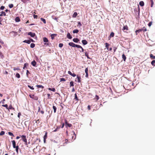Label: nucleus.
Listing matches in <instances>:
<instances>
[{
    "label": "nucleus",
    "mask_w": 155,
    "mask_h": 155,
    "mask_svg": "<svg viewBox=\"0 0 155 155\" xmlns=\"http://www.w3.org/2000/svg\"><path fill=\"white\" fill-rule=\"evenodd\" d=\"M68 45L71 46L73 47H76L77 48H80V47L79 46V45H76L73 42H70L69 43Z\"/></svg>",
    "instance_id": "nucleus-1"
},
{
    "label": "nucleus",
    "mask_w": 155,
    "mask_h": 155,
    "mask_svg": "<svg viewBox=\"0 0 155 155\" xmlns=\"http://www.w3.org/2000/svg\"><path fill=\"white\" fill-rule=\"evenodd\" d=\"M128 30L129 28L128 26L127 25H124L122 29V30L124 31V32L127 33L128 32L127 31H128Z\"/></svg>",
    "instance_id": "nucleus-2"
},
{
    "label": "nucleus",
    "mask_w": 155,
    "mask_h": 155,
    "mask_svg": "<svg viewBox=\"0 0 155 155\" xmlns=\"http://www.w3.org/2000/svg\"><path fill=\"white\" fill-rule=\"evenodd\" d=\"M43 41H44V42H46V43H45L44 44V45H49L48 43H47V42H48V39L44 37L43 38Z\"/></svg>",
    "instance_id": "nucleus-3"
},
{
    "label": "nucleus",
    "mask_w": 155,
    "mask_h": 155,
    "mask_svg": "<svg viewBox=\"0 0 155 155\" xmlns=\"http://www.w3.org/2000/svg\"><path fill=\"white\" fill-rule=\"evenodd\" d=\"M65 124L66 127H70L72 126L71 124L68 123L66 120H65Z\"/></svg>",
    "instance_id": "nucleus-4"
},
{
    "label": "nucleus",
    "mask_w": 155,
    "mask_h": 155,
    "mask_svg": "<svg viewBox=\"0 0 155 155\" xmlns=\"http://www.w3.org/2000/svg\"><path fill=\"white\" fill-rule=\"evenodd\" d=\"M20 136L22 138V140L24 142H26L27 141V140L26 138V136L25 135H20Z\"/></svg>",
    "instance_id": "nucleus-5"
},
{
    "label": "nucleus",
    "mask_w": 155,
    "mask_h": 155,
    "mask_svg": "<svg viewBox=\"0 0 155 155\" xmlns=\"http://www.w3.org/2000/svg\"><path fill=\"white\" fill-rule=\"evenodd\" d=\"M28 35H30L31 37H34L35 35V33H32L31 32H28Z\"/></svg>",
    "instance_id": "nucleus-6"
},
{
    "label": "nucleus",
    "mask_w": 155,
    "mask_h": 155,
    "mask_svg": "<svg viewBox=\"0 0 155 155\" xmlns=\"http://www.w3.org/2000/svg\"><path fill=\"white\" fill-rule=\"evenodd\" d=\"M88 68H85V72L86 73V75L85 77L86 78H88Z\"/></svg>",
    "instance_id": "nucleus-7"
},
{
    "label": "nucleus",
    "mask_w": 155,
    "mask_h": 155,
    "mask_svg": "<svg viewBox=\"0 0 155 155\" xmlns=\"http://www.w3.org/2000/svg\"><path fill=\"white\" fill-rule=\"evenodd\" d=\"M68 73L70 75L73 77H75L76 76V74L74 73H72L71 71H68Z\"/></svg>",
    "instance_id": "nucleus-8"
},
{
    "label": "nucleus",
    "mask_w": 155,
    "mask_h": 155,
    "mask_svg": "<svg viewBox=\"0 0 155 155\" xmlns=\"http://www.w3.org/2000/svg\"><path fill=\"white\" fill-rule=\"evenodd\" d=\"M47 132H46L45 133V134L44 137V142L45 143L46 141V139L47 137Z\"/></svg>",
    "instance_id": "nucleus-9"
},
{
    "label": "nucleus",
    "mask_w": 155,
    "mask_h": 155,
    "mask_svg": "<svg viewBox=\"0 0 155 155\" xmlns=\"http://www.w3.org/2000/svg\"><path fill=\"white\" fill-rule=\"evenodd\" d=\"M31 64L33 66L35 67L36 66V62L35 60H33L31 62Z\"/></svg>",
    "instance_id": "nucleus-10"
},
{
    "label": "nucleus",
    "mask_w": 155,
    "mask_h": 155,
    "mask_svg": "<svg viewBox=\"0 0 155 155\" xmlns=\"http://www.w3.org/2000/svg\"><path fill=\"white\" fill-rule=\"evenodd\" d=\"M77 78L78 79V82L80 83L81 82V78L80 76L78 75H77Z\"/></svg>",
    "instance_id": "nucleus-11"
},
{
    "label": "nucleus",
    "mask_w": 155,
    "mask_h": 155,
    "mask_svg": "<svg viewBox=\"0 0 155 155\" xmlns=\"http://www.w3.org/2000/svg\"><path fill=\"white\" fill-rule=\"evenodd\" d=\"M143 31V28L139 29L138 30H136L135 31V33L136 34V35H137V32L139 33L140 31Z\"/></svg>",
    "instance_id": "nucleus-12"
},
{
    "label": "nucleus",
    "mask_w": 155,
    "mask_h": 155,
    "mask_svg": "<svg viewBox=\"0 0 155 155\" xmlns=\"http://www.w3.org/2000/svg\"><path fill=\"white\" fill-rule=\"evenodd\" d=\"M82 42L84 45H86L87 44V41L85 40H83Z\"/></svg>",
    "instance_id": "nucleus-13"
},
{
    "label": "nucleus",
    "mask_w": 155,
    "mask_h": 155,
    "mask_svg": "<svg viewBox=\"0 0 155 155\" xmlns=\"http://www.w3.org/2000/svg\"><path fill=\"white\" fill-rule=\"evenodd\" d=\"M73 41L75 42L78 43L79 41V40L78 38H74L73 39Z\"/></svg>",
    "instance_id": "nucleus-14"
},
{
    "label": "nucleus",
    "mask_w": 155,
    "mask_h": 155,
    "mask_svg": "<svg viewBox=\"0 0 155 155\" xmlns=\"http://www.w3.org/2000/svg\"><path fill=\"white\" fill-rule=\"evenodd\" d=\"M67 37L69 39H71L72 38V36H71L70 33H68L67 34Z\"/></svg>",
    "instance_id": "nucleus-15"
},
{
    "label": "nucleus",
    "mask_w": 155,
    "mask_h": 155,
    "mask_svg": "<svg viewBox=\"0 0 155 155\" xmlns=\"http://www.w3.org/2000/svg\"><path fill=\"white\" fill-rule=\"evenodd\" d=\"M8 110L9 109H12L13 110H15V108L12 107L11 105H10L8 107Z\"/></svg>",
    "instance_id": "nucleus-16"
},
{
    "label": "nucleus",
    "mask_w": 155,
    "mask_h": 155,
    "mask_svg": "<svg viewBox=\"0 0 155 155\" xmlns=\"http://www.w3.org/2000/svg\"><path fill=\"white\" fill-rule=\"evenodd\" d=\"M23 42L29 44L31 43V41L30 40H25L23 41Z\"/></svg>",
    "instance_id": "nucleus-17"
},
{
    "label": "nucleus",
    "mask_w": 155,
    "mask_h": 155,
    "mask_svg": "<svg viewBox=\"0 0 155 155\" xmlns=\"http://www.w3.org/2000/svg\"><path fill=\"white\" fill-rule=\"evenodd\" d=\"M122 58L124 61H126V57L124 54H123L122 55Z\"/></svg>",
    "instance_id": "nucleus-18"
},
{
    "label": "nucleus",
    "mask_w": 155,
    "mask_h": 155,
    "mask_svg": "<svg viewBox=\"0 0 155 155\" xmlns=\"http://www.w3.org/2000/svg\"><path fill=\"white\" fill-rule=\"evenodd\" d=\"M105 47L107 49V50H108L109 49V46L110 45L108 43H105Z\"/></svg>",
    "instance_id": "nucleus-19"
},
{
    "label": "nucleus",
    "mask_w": 155,
    "mask_h": 155,
    "mask_svg": "<svg viewBox=\"0 0 155 155\" xmlns=\"http://www.w3.org/2000/svg\"><path fill=\"white\" fill-rule=\"evenodd\" d=\"M85 55L86 56L88 59H90V58L89 57L88 53L87 52H85Z\"/></svg>",
    "instance_id": "nucleus-20"
},
{
    "label": "nucleus",
    "mask_w": 155,
    "mask_h": 155,
    "mask_svg": "<svg viewBox=\"0 0 155 155\" xmlns=\"http://www.w3.org/2000/svg\"><path fill=\"white\" fill-rule=\"evenodd\" d=\"M28 64L27 63H26L24 64V67L23 68V69H25L26 68L27 66H28Z\"/></svg>",
    "instance_id": "nucleus-21"
},
{
    "label": "nucleus",
    "mask_w": 155,
    "mask_h": 155,
    "mask_svg": "<svg viewBox=\"0 0 155 155\" xmlns=\"http://www.w3.org/2000/svg\"><path fill=\"white\" fill-rule=\"evenodd\" d=\"M36 86L37 87H38V88H41L42 89L44 88V86H43L42 85H37Z\"/></svg>",
    "instance_id": "nucleus-22"
},
{
    "label": "nucleus",
    "mask_w": 155,
    "mask_h": 155,
    "mask_svg": "<svg viewBox=\"0 0 155 155\" xmlns=\"http://www.w3.org/2000/svg\"><path fill=\"white\" fill-rule=\"evenodd\" d=\"M60 128V127L59 126H57L56 128L55 129V130L53 131V132H55L57 131Z\"/></svg>",
    "instance_id": "nucleus-23"
},
{
    "label": "nucleus",
    "mask_w": 155,
    "mask_h": 155,
    "mask_svg": "<svg viewBox=\"0 0 155 155\" xmlns=\"http://www.w3.org/2000/svg\"><path fill=\"white\" fill-rule=\"evenodd\" d=\"M139 5L141 6H143L144 5V3L143 1H141L139 2Z\"/></svg>",
    "instance_id": "nucleus-24"
},
{
    "label": "nucleus",
    "mask_w": 155,
    "mask_h": 155,
    "mask_svg": "<svg viewBox=\"0 0 155 155\" xmlns=\"http://www.w3.org/2000/svg\"><path fill=\"white\" fill-rule=\"evenodd\" d=\"M48 89L49 90L52 91L53 92H55V89L54 88H48Z\"/></svg>",
    "instance_id": "nucleus-25"
},
{
    "label": "nucleus",
    "mask_w": 155,
    "mask_h": 155,
    "mask_svg": "<svg viewBox=\"0 0 155 155\" xmlns=\"http://www.w3.org/2000/svg\"><path fill=\"white\" fill-rule=\"evenodd\" d=\"M77 13L76 12H74L73 15V17L75 18L77 16Z\"/></svg>",
    "instance_id": "nucleus-26"
},
{
    "label": "nucleus",
    "mask_w": 155,
    "mask_h": 155,
    "mask_svg": "<svg viewBox=\"0 0 155 155\" xmlns=\"http://www.w3.org/2000/svg\"><path fill=\"white\" fill-rule=\"evenodd\" d=\"M74 99H75L76 101H78L79 100V99L77 97L76 94H74Z\"/></svg>",
    "instance_id": "nucleus-27"
},
{
    "label": "nucleus",
    "mask_w": 155,
    "mask_h": 155,
    "mask_svg": "<svg viewBox=\"0 0 155 155\" xmlns=\"http://www.w3.org/2000/svg\"><path fill=\"white\" fill-rule=\"evenodd\" d=\"M150 58L152 59H155V56H153V55L152 54H150Z\"/></svg>",
    "instance_id": "nucleus-28"
},
{
    "label": "nucleus",
    "mask_w": 155,
    "mask_h": 155,
    "mask_svg": "<svg viewBox=\"0 0 155 155\" xmlns=\"http://www.w3.org/2000/svg\"><path fill=\"white\" fill-rule=\"evenodd\" d=\"M79 32V30L78 29H75L73 31V33H77Z\"/></svg>",
    "instance_id": "nucleus-29"
},
{
    "label": "nucleus",
    "mask_w": 155,
    "mask_h": 155,
    "mask_svg": "<svg viewBox=\"0 0 155 155\" xmlns=\"http://www.w3.org/2000/svg\"><path fill=\"white\" fill-rule=\"evenodd\" d=\"M134 10L136 11L137 12L138 14H139V13H140V9H139V5H138V9H136V8H135Z\"/></svg>",
    "instance_id": "nucleus-30"
},
{
    "label": "nucleus",
    "mask_w": 155,
    "mask_h": 155,
    "mask_svg": "<svg viewBox=\"0 0 155 155\" xmlns=\"http://www.w3.org/2000/svg\"><path fill=\"white\" fill-rule=\"evenodd\" d=\"M20 20L19 18L18 17H17L15 18V21L16 22H19L20 21Z\"/></svg>",
    "instance_id": "nucleus-31"
},
{
    "label": "nucleus",
    "mask_w": 155,
    "mask_h": 155,
    "mask_svg": "<svg viewBox=\"0 0 155 155\" xmlns=\"http://www.w3.org/2000/svg\"><path fill=\"white\" fill-rule=\"evenodd\" d=\"M53 108L54 110V113H56V109H57L56 107L55 106H53Z\"/></svg>",
    "instance_id": "nucleus-32"
},
{
    "label": "nucleus",
    "mask_w": 155,
    "mask_h": 155,
    "mask_svg": "<svg viewBox=\"0 0 155 155\" xmlns=\"http://www.w3.org/2000/svg\"><path fill=\"white\" fill-rule=\"evenodd\" d=\"M41 21H42L44 24H46V21L45 20V19H44L43 18H41Z\"/></svg>",
    "instance_id": "nucleus-33"
},
{
    "label": "nucleus",
    "mask_w": 155,
    "mask_h": 155,
    "mask_svg": "<svg viewBox=\"0 0 155 155\" xmlns=\"http://www.w3.org/2000/svg\"><path fill=\"white\" fill-rule=\"evenodd\" d=\"M15 148V150L16 151V152L18 153V150L19 149V146H18L17 145L16 146V147Z\"/></svg>",
    "instance_id": "nucleus-34"
},
{
    "label": "nucleus",
    "mask_w": 155,
    "mask_h": 155,
    "mask_svg": "<svg viewBox=\"0 0 155 155\" xmlns=\"http://www.w3.org/2000/svg\"><path fill=\"white\" fill-rule=\"evenodd\" d=\"M38 111L40 112L42 114H43L44 113V112L43 110H40V108L39 107H38Z\"/></svg>",
    "instance_id": "nucleus-35"
},
{
    "label": "nucleus",
    "mask_w": 155,
    "mask_h": 155,
    "mask_svg": "<svg viewBox=\"0 0 155 155\" xmlns=\"http://www.w3.org/2000/svg\"><path fill=\"white\" fill-rule=\"evenodd\" d=\"M79 46L80 47V48H80L81 49V50H80V52H84V49L82 48V47L80 45H79Z\"/></svg>",
    "instance_id": "nucleus-36"
},
{
    "label": "nucleus",
    "mask_w": 155,
    "mask_h": 155,
    "mask_svg": "<svg viewBox=\"0 0 155 155\" xmlns=\"http://www.w3.org/2000/svg\"><path fill=\"white\" fill-rule=\"evenodd\" d=\"M2 15L5 16L6 14L5 12H2V13L0 14V16H2Z\"/></svg>",
    "instance_id": "nucleus-37"
},
{
    "label": "nucleus",
    "mask_w": 155,
    "mask_h": 155,
    "mask_svg": "<svg viewBox=\"0 0 155 155\" xmlns=\"http://www.w3.org/2000/svg\"><path fill=\"white\" fill-rule=\"evenodd\" d=\"M35 44L34 43H32L31 44L30 47L31 48H33L35 47Z\"/></svg>",
    "instance_id": "nucleus-38"
},
{
    "label": "nucleus",
    "mask_w": 155,
    "mask_h": 155,
    "mask_svg": "<svg viewBox=\"0 0 155 155\" xmlns=\"http://www.w3.org/2000/svg\"><path fill=\"white\" fill-rule=\"evenodd\" d=\"M12 143L13 146L16 145V142H15V140H12Z\"/></svg>",
    "instance_id": "nucleus-39"
},
{
    "label": "nucleus",
    "mask_w": 155,
    "mask_h": 155,
    "mask_svg": "<svg viewBox=\"0 0 155 155\" xmlns=\"http://www.w3.org/2000/svg\"><path fill=\"white\" fill-rule=\"evenodd\" d=\"M15 76L16 77L19 78L20 77V75L19 73H17L15 75Z\"/></svg>",
    "instance_id": "nucleus-40"
},
{
    "label": "nucleus",
    "mask_w": 155,
    "mask_h": 155,
    "mask_svg": "<svg viewBox=\"0 0 155 155\" xmlns=\"http://www.w3.org/2000/svg\"><path fill=\"white\" fill-rule=\"evenodd\" d=\"M151 64L153 66H155V60H153L151 62Z\"/></svg>",
    "instance_id": "nucleus-41"
},
{
    "label": "nucleus",
    "mask_w": 155,
    "mask_h": 155,
    "mask_svg": "<svg viewBox=\"0 0 155 155\" xmlns=\"http://www.w3.org/2000/svg\"><path fill=\"white\" fill-rule=\"evenodd\" d=\"M114 36V33L113 32H112L110 33V37H113Z\"/></svg>",
    "instance_id": "nucleus-42"
},
{
    "label": "nucleus",
    "mask_w": 155,
    "mask_h": 155,
    "mask_svg": "<svg viewBox=\"0 0 155 155\" xmlns=\"http://www.w3.org/2000/svg\"><path fill=\"white\" fill-rule=\"evenodd\" d=\"M70 86L71 87V86H73L74 85V82L73 81H71L70 82Z\"/></svg>",
    "instance_id": "nucleus-43"
},
{
    "label": "nucleus",
    "mask_w": 155,
    "mask_h": 155,
    "mask_svg": "<svg viewBox=\"0 0 155 155\" xmlns=\"http://www.w3.org/2000/svg\"><path fill=\"white\" fill-rule=\"evenodd\" d=\"M13 5L12 4H9L8 5V6L10 8H13Z\"/></svg>",
    "instance_id": "nucleus-44"
},
{
    "label": "nucleus",
    "mask_w": 155,
    "mask_h": 155,
    "mask_svg": "<svg viewBox=\"0 0 155 155\" xmlns=\"http://www.w3.org/2000/svg\"><path fill=\"white\" fill-rule=\"evenodd\" d=\"M28 87L30 88V89L33 90L34 89V88L33 87H31L29 85H28Z\"/></svg>",
    "instance_id": "nucleus-45"
},
{
    "label": "nucleus",
    "mask_w": 155,
    "mask_h": 155,
    "mask_svg": "<svg viewBox=\"0 0 155 155\" xmlns=\"http://www.w3.org/2000/svg\"><path fill=\"white\" fill-rule=\"evenodd\" d=\"M5 132L4 131H1L0 133V135H3L5 134Z\"/></svg>",
    "instance_id": "nucleus-46"
},
{
    "label": "nucleus",
    "mask_w": 155,
    "mask_h": 155,
    "mask_svg": "<svg viewBox=\"0 0 155 155\" xmlns=\"http://www.w3.org/2000/svg\"><path fill=\"white\" fill-rule=\"evenodd\" d=\"M2 106L3 107H5L7 109H8V105L7 104H5V105H2Z\"/></svg>",
    "instance_id": "nucleus-47"
},
{
    "label": "nucleus",
    "mask_w": 155,
    "mask_h": 155,
    "mask_svg": "<svg viewBox=\"0 0 155 155\" xmlns=\"http://www.w3.org/2000/svg\"><path fill=\"white\" fill-rule=\"evenodd\" d=\"M33 99L35 100H38V98L37 96H34V97Z\"/></svg>",
    "instance_id": "nucleus-48"
},
{
    "label": "nucleus",
    "mask_w": 155,
    "mask_h": 155,
    "mask_svg": "<svg viewBox=\"0 0 155 155\" xmlns=\"http://www.w3.org/2000/svg\"><path fill=\"white\" fill-rule=\"evenodd\" d=\"M8 134L11 136H14V135L13 134L12 132H8Z\"/></svg>",
    "instance_id": "nucleus-49"
},
{
    "label": "nucleus",
    "mask_w": 155,
    "mask_h": 155,
    "mask_svg": "<svg viewBox=\"0 0 155 155\" xmlns=\"http://www.w3.org/2000/svg\"><path fill=\"white\" fill-rule=\"evenodd\" d=\"M29 97L30 98H32L33 99L34 97V94H30L29 95Z\"/></svg>",
    "instance_id": "nucleus-50"
},
{
    "label": "nucleus",
    "mask_w": 155,
    "mask_h": 155,
    "mask_svg": "<svg viewBox=\"0 0 155 155\" xmlns=\"http://www.w3.org/2000/svg\"><path fill=\"white\" fill-rule=\"evenodd\" d=\"M60 81H66V80L64 78H60Z\"/></svg>",
    "instance_id": "nucleus-51"
},
{
    "label": "nucleus",
    "mask_w": 155,
    "mask_h": 155,
    "mask_svg": "<svg viewBox=\"0 0 155 155\" xmlns=\"http://www.w3.org/2000/svg\"><path fill=\"white\" fill-rule=\"evenodd\" d=\"M63 46V44L62 43H60L59 45V47L60 48H61Z\"/></svg>",
    "instance_id": "nucleus-52"
},
{
    "label": "nucleus",
    "mask_w": 155,
    "mask_h": 155,
    "mask_svg": "<svg viewBox=\"0 0 155 155\" xmlns=\"http://www.w3.org/2000/svg\"><path fill=\"white\" fill-rule=\"evenodd\" d=\"M0 57L2 58H3L4 57L3 54L1 52H0Z\"/></svg>",
    "instance_id": "nucleus-53"
},
{
    "label": "nucleus",
    "mask_w": 155,
    "mask_h": 155,
    "mask_svg": "<svg viewBox=\"0 0 155 155\" xmlns=\"http://www.w3.org/2000/svg\"><path fill=\"white\" fill-rule=\"evenodd\" d=\"M95 98L96 99L97 101L99 99V97L98 95H96V96H95Z\"/></svg>",
    "instance_id": "nucleus-54"
},
{
    "label": "nucleus",
    "mask_w": 155,
    "mask_h": 155,
    "mask_svg": "<svg viewBox=\"0 0 155 155\" xmlns=\"http://www.w3.org/2000/svg\"><path fill=\"white\" fill-rule=\"evenodd\" d=\"M142 28H143V31L145 32V31H147V28H145L144 27Z\"/></svg>",
    "instance_id": "nucleus-55"
},
{
    "label": "nucleus",
    "mask_w": 155,
    "mask_h": 155,
    "mask_svg": "<svg viewBox=\"0 0 155 155\" xmlns=\"http://www.w3.org/2000/svg\"><path fill=\"white\" fill-rule=\"evenodd\" d=\"M151 4L150 6H151V7H153V1H151Z\"/></svg>",
    "instance_id": "nucleus-56"
},
{
    "label": "nucleus",
    "mask_w": 155,
    "mask_h": 155,
    "mask_svg": "<svg viewBox=\"0 0 155 155\" xmlns=\"http://www.w3.org/2000/svg\"><path fill=\"white\" fill-rule=\"evenodd\" d=\"M29 0H21V1L23 2V3H25L27 2V1Z\"/></svg>",
    "instance_id": "nucleus-57"
},
{
    "label": "nucleus",
    "mask_w": 155,
    "mask_h": 155,
    "mask_svg": "<svg viewBox=\"0 0 155 155\" xmlns=\"http://www.w3.org/2000/svg\"><path fill=\"white\" fill-rule=\"evenodd\" d=\"M82 25L81 23L80 22H78V26H81Z\"/></svg>",
    "instance_id": "nucleus-58"
},
{
    "label": "nucleus",
    "mask_w": 155,
    "mask_h": 155,
    "mask_svg": "<svg viewBox=\"0 0 155 155\" xmlns=\"http://www.w3.org/2000/svg\"><path fill=\"white\" fill-rule=\"evenodd\" d=\"M33 17L34 18L37 19L38 18V16L37 15H33Z\"/></svg>",
    "instance_id": "nucleus-59"
},
{
    "label": "nucleus",
    "mask_w": 155,
    "mask_h": 155,
    "mask_svg": "<svg viewBox=\"0 0 155 155\" xmlns=\"http://www.w3.org/2000/svg\"><path fill=\"white\" fill-rule=\"evenodd\" d=\"M21 115V113L19 112V113H18V117L19 118H20V116Z\"/></svg>",
    "instance_id": "nucleus-60"
},
{
    "label": "nucleus",
    "mask_w": 155,
    "mask_h": 155,
    "mask_svg": "<svg viewBox=\"0 0 155 155\" xmlns=\"http://www.w3.org/2000/svg\"><path fill=\"white\" fill-rule=\"evenodd\" d=\"M29 74H30L29 71L28 70H27L26 74L28 76Z\"/></svg>",
    "instance_id": "nucleus-61"
},
{
    "label": "nucleus",
    "mask_w": 155,
    "mask_h": 155,
    "mask_svg": "<svg viewBox=\"0 0 155 155\" xmlns=\"http://www.w3.org/2000/svg\"><path fill=\"white\" fill-rule=\"evenodd\" d=\"M5 8V7L3 6H2L0 7V9L1 10H3Z\"/></svg>",
    "instance_id": "nucleus-62"
},
{
    "label": "nucleus",
    "mask_w": 155,
    "mask_h": 155,
    "mask_svg": "<svg viewBox=\"0 0 155 155\" xmlns=\"http://www.w3.org/2000/svg\"><path fill=\"white\" fill-rule=\"evenodd\" d=\"M152 22H150L148 24V26L149 27L150 26L152 25Z\"/></svg>",
    "instance_id": "nucleus-63"
},
{
    "label": "nucleus",
    "mask_w": 155,
    "mask_h": 155,
    "mask_svg": "<svg viewBox=\"0 0 155 155\" xmlns=\"http://www.w3.org/2000/svg\"><path fill=\"white\" fill-rule=\"evenodd\" d=\"M13 70H14V71H15L16 70H20V69L18 68H13Z\"/></svg>",
    "instance_id": "nucleus-64"
}]
</instances>
